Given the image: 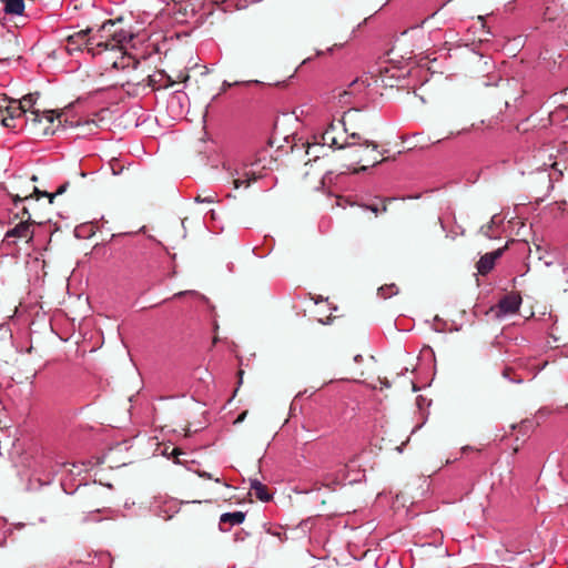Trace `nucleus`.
Masks as SVG:
<instances>
[{
  "label": "nucleus",
  "instance_id": "nucleus-1",
  "mask_svg": "<svg viewBox=\"0 0 568 568\" xmlns=\"http://www.w3.org/2000/svg\"><path fill=\"white\" fill-rule=\"evenodd\" d=\"M372 131V122L367 114L358 109H349L344 112L341 120L328 124L320 135H314V142L307 144L306 153L315 146L341 148L348 143L368 138Z\"/></svg>",
  "mask_w": 568,
  "mask_h": 568
},
{
  "label": "nucleus",
  "instance_id": "nucleus-2",
  "mask_svg": "<svg viewBox=\"0 0 568 568\" xmlns=\"http://www.w3.org/2000/svg\"><path fill=\"white\" fill-rule=\"evenodd\" d=\"M337 150L343 151L342 159L348 162V168L353 166L356 173L387 160L384 152L378 150L376 141L369 136L337 148Z\"/></svg>",
  "mask_w": 568,
  "mask_h": 568
},
{
  "label": "nucleus",
  "instance_id": "nucleus-3",
  "mask_svg": "<svg viewBox=\"0 0 568 568\" xmlns=\"http://www.w3.org/2000/svg\"><path fill=\"white\" fill-rule=\"evenodd\" d=\"M121 19L106 20L95 31L90 33L91 47L89 52L93 55L105 50L121 49L122 44L128 41L129 34L119 27Z\"/></svg>",
  "mask_w": 568,
  "mask_h": 568
},
{
  "label": "nucleus",
  "instance_id": "nucleus-4",
  "mask_svg": "<svg viewBox=\"0 0 568 568\" xmlns=\"http://www.w3.org/2000/svg\"><path fill=\"white\" fill-rule=\"evenodd\" d=\"M37 97L34 94H27L19 101L10 102L11 114L16 116V123H27L30 121L36 125L45 120L48 125L43 128V134H53L54 129H51L50 125L53 124L55 119L54 111L33 109Z\"/></svg>",
  "mask_w": 568,
  "mask_h": 568
},
{
  "label": "nucleus",
  "instance_id": "nucleus-5",
  "mask_svg": "<svg viewBox=\"0 0 568 568\" xmlns=\"http://www.w3.org/2000/svg\"><path fill=\"white\" fill-rule=\"evenodd\" d=\"M41 221L37 220H28V219H20V222L6 234V243L8 246L14 244V241H10L11 237L26 240V243H29L33 237H40V231L43 232V239L49 234L48 244H52L57 237H60L62 235V232H60L58 229L54 231L51 230V225H48L47 227L41 226Z\"/></svg>",
  "mask_w": 568,
  "mask_h": 568
},
{
  "label": "nucleus",
  "instance_id": "nucleus-6",
  "mask_svg": "<svg viewBox=\"0 0 568 568\" xmlns=\"http://www.w3.org/2000/svg\"><path fill=\"white\" fill-rule=\"evenodd\" d=\"M529 255L535 254L536 258L541 261L545 266H558L566 270L568 266V251H528Z\"/></svg>",
  "mask_w": 568,
  "mask_h": 568
},
{
  "label": "nucleus",
  "instance_id": "nucleus-7",
  "mask_svg": "<svg viewBox=\"0 0 568 568\" xmlns=\"http://www.w3.org/2000/svg\"><path fill=\"white\" fill-rule=\"evenodd\" d=\"M92 32V28H87L84 30H80L74 32L73 34L68 36L67 38V49L69 52L74 50H80L82 47H91L90 33Z\"/></svg>",
  "mask_w": 568,
  "mask_h": 568
},
{
  "label": "nucleus",
  "instance_id": "nucleus-8",
  "mask_svg": "<svg viewBox=\"0 0 568 568\" xmlns=\"http://www.w3.org/2000/svg\"><path fill=\"white\" fill-rule=\"evenodd\" d=\"M504 251H491L480 256L479 261L476 263L477 274L476 281L479 285V280L477 275H487L495 266L496 261L501 257Z\"/></svg>",
  "mask_w": 568,
  "mask_h": 568
},
{
  "label": "nucleus",
  "instance_id": "nucleus-9",
  "mask_svg": "<svg viewBox=\"0 0 568 568\" xmlns=\"http://www.w3.org/2000/svg\"><path fill=\"white\" fill-rule=\"evenodd\" d=\"M520 304H521V297L519 294H517V293L506 294L498 302V305H497L498 314H500V315L515 314L518 312Z\"/></svg>",
  "mask_w": 568,
  "mask_h": 568
},
{
  "label": "nucleus",
  "instance_id": "nucleus-10",
  "mask_svg": "<svg viewBox=\"0 0 568 568\" xmlns=\"http://www.w3.org/2000/svg\"><path fill=\"white\" fill-rule=\"evenodd\" d=\"M33 186H28L26 189H17L16 193H9L12 197L14 209H19L20 204L29 203L30 205L33 202H38L36 193H33Z\"/></svg>",
  "mask_w": 568,
  "mask_h": 568
},
{
  "label": "nucleus",
  "instance_id": "nucleus-11",
  "mask_svg": "<svg viewBox=\"0 0 568 568\" xmlns=\"http://www.w3.org/2000/svg\"><path fill=\"white\" fill-rule=\"evenodd\" d=\"M245 513L233 511L224 513L220 517L219 528L221 531H227L231 527L241 525L245 520Z\"/></svg>",
  "mask_w": 568,
  "mask_h": 568
},
{
  "label": "nucleus",
  "instance_id": "nucleus-12",
  "mask_svg": "<svg viewBox=\"0 0 568 568\" xmlns=\"http://www.w3.org/2000/svg\"><path fill=\"white\" fill-rule=\"evenodd\" d=\"M16 210V216L19 219L34 220L33 216L37 219L42 217L40 213L41 206L38 204V202H33L31 205L29 203L20 204L19 209Z\"/></svg>",
  "mask_w": 568,
  "mask_h": 568
},
{
  "label": "nucleus",
  "instance_id": "nucleus-13",
  "mask_svg": "<svg viewBox=\"0 0 568 568\" xmlns=\"http://www.w3.org/2000/svg\"><path fill=\"white\" fill-rule=\"evenodd\" d=\"M377 202L371 204H363L362 207L369 210L374 213L375 216H378L382 213H386L388 210V204L396 201V197H375Z\"/></svg>",
  "mask_w": 568,
  "mask_h": 568
},
{
  "label": "nucleus",
  "instance_id": "nucleus-14",
  "mask_svg": "<svg viewBox=\"0 0 568 568\" xmlns=\"http://www.w3.org/2000/svg\"><path fill=\"white\" fill-rule=\"evenodd\" d=\"M250 489L254 496L263 503L270 501L273 497L272 494L268 493L267 487L256 478L250 480Z\"/></svg>",
  "mask_w": 568,
  "mask_h": 568
},
{
  "label": "nucleus",
  "instance_id": "nucleus-15",
  "mask_svg": "<svg viewBox=\"0 0 568 568\" xmlns=\"http://www.w3.org/2000/svg\"><path fill=\"white\" fill-rule=\"evenodd\" d=\"M503 219L499 217L498 214L491 216L490 222L486 225H483L479 230V234L489 239L498 237V226L501 224Z\"/></svg>",
  "mask_w": 568,
  "mask_h": 568
},
{
  "label": "nucleus",
  "instance_id": "nucleus-16",
  "mask_svg": "<svg viewBox=\"0 0 568 568\" xmlns=\"http://www.w3.org/2000/svg\"><path fill=\"white\" fill-rule=\"evenodd\" d=\"M0 124L6 128L14 129L18 126L16 116L11 114L10 104L6 105V101H0Z\"/></svg>",
  "mask_w": 568,
  "mask_h": 568
},
{
  "label": "nucleus",
  "instance_id": "nucleus-17",
  "mask_svg": "<svg viewBox=\"0 0 568 568\" xmlns=\"http://www.w3.org/2000/svg\"><path fill=\"white\" fill-rule=\"evenodd\" d=\"M4 3L3 11L9 16H21L24 11L23 0H2Z\"/></svg>",
  "mask_w": 568,
  "mask_h": 568
},
{
  "label": "nucleus",
  "instance_id": "nucleus-18",
  "mask_svg": "<svg viewBox=\"0 0 568 568\" xmlns=\"http://www.w3.org/2000/svg\"><path fill=\"white\" fill-rule=\"evenodd\" d=\"M140 65V61L131 55L123 54L120 60L113 62V68L115 69H125L132 68L136 70Z\"/></svg>",
  "mask_w": 568,
  "mask_h": 568
},
{
  "label": "nucleus",
  "instance_id": "nucleus-19",
  "mask_svg": "<svg viewBox=\"0 0 568 568\" xmlns=\"http://www.w3.org/2000/svg\"><path fill=\"white\" fill-rule=\"evenodd\" d=\"M258 178L260 176L253 171L245 172L243 176L233 180V185L235 189L241 186L248 187L251 183L257 181Z\"/></svg>",
  "mask_w": 568,
  "mask_h": 568
},
{
  "label": "nucleus",
  "instance_id": "nucleus-20",
  "mask_svg": "<svg viewBox=\"0 0 568 568\" xmlns=\"http://www.w3.org/2000/svg\"><path fill=\"white\" fill-rule=\"evenodd\" d=\"M399 292L398 287L396 284L392 283V284H386V285H383L381 286L378 290H377V295L382 298H389L394 295H397Z\"/></svg>",
  "mask_w": 568,
  "mask_h": 568
},
{
  "label": "nucleus",
  "instance_id": "nucleus-21",
  "mask_svg": "<svg viewBox=\"0 0 568 568\" xmlns=\"http://www.w3.org/2000/svg\"><path fill=\"white\" fill-rule=\"evenodd\" d=\"M195 201L199 203H214L217 201V194L215 192L203 191L195 196Z\"/></svg>",
  "mask_w": 568,
  "mask_h": 568
},
{
  "label": "nucleus",
  "instance_id": "nucleus-22",
  "mask_svg": "<svg viewBox=\"0 0 568 568\" xmlns=\"http://www.w3.org/2000/svg\"><path fill=\"white\" fill-rule=\"evenodd\" d=\"M265 532L277 537L282 542L286 539L285 532L282 531V527H273L271 524L263 525Z\"/></svg>",
  "mask_w": 568,
  "mask_h": 568
},
{
  "label": "nucleus",
  "instance_id": "nucleus-23",
  "mask_svg": "<svg viewBox=\"0 0 568 568\" xmlns=\"http://www.w3.org/2000/svg\"><path fill=\"white\" fill-rule=\"evenodd\" d=\"M146 81V85L155 89V84H156V80L154 79L153 75H150L148 74L145 78H142V79H139V78H135V79H132V80H129L126 81L128 84L132 83V84H141L142 82Z\"/></svg>",
  "mask_w": 568,
  "mask_h": 568
},
{
  "label": "nucleus",
  "instance_id": "nucleus-24",
  "mask_svg": "<svg viewBox=\"0 0 568 568\" xmlns=\"http://www.w3.org/2000/svg\"><path fill=\"white\" fill-rule=\"evenodd\" d=\"M33 193H36V196H37L38 201L41 197H47L48 199V204H52L54 199H55V196H57L55 192L49 193L47 191H41L37 186H33Z\"/></svg>",
  "mask_w": 568,
  "mask_h": 568
},
{
  "label": "nucleus",
  "instance_id": "nucleus-25",
  "mask_svg": "<svg viewBox=\"0 0 568 568\" xmlns=\"http://www.w3.org/2000/svg\"><path fill=\"white\" fill-rule=\"evenodd\" d=\"M503 377L508 379L511 383L520 384L523 382V378L519 376H513L514 371L510 367H505L501 372Z\"/></svg>",
  "mask_w": 568,
  "mask_h": 568
},
{
  "label": "nucleus",
  "instance_id": "nucleus-26",
  "mask_svg": "<svg viewBox=\"0 0 568 568\" xmlns=\"http://www.w3.org/2000/svg\"><path fill=\"white\" fill-rule=\"evenodd\" d=\"M358 85H359V84H358V81H357V80H354V81L349 84L348 90H344L343 92H341V93L338 94L339 102H341V103H346L347 101H346V99H345V98H346L347 95L353 94V93H354L355 88H356V87H358Z\"/></svg>",
  "mask_w": 568,
  "mask_h": 568
},
{
  "label": "nucleus",
  "instance_id": "nucleus-27",
  "mask_svg": "<svg viewBox=\"0 0 568 568\" xmlns=\"http://www.w3.org/2000/svg\"><path fill=\"white\" fill-rule=\"evenodd\" d=\"M551 116L554 118H565L568 120V106L566 105H560L558 106L552 113H551Z\"/></svg>",
  "mask_w": 568,
  "mask_h": 568
},
{
  "label": "nucleus",
  "instance_id": "nucleus-28",
  "mask_svg": "<svg viewBox=\"0 0 568 568\" xmlns=\"http://www.w3.org/2000/svg\"><path fill=\"white\" fill-rule=\"evenodd\" d=\"M544 18L549 21H555L557 19V13L551 9L550 6H547L544 11Z\"/></svg>",
  "mask_w": 568,
  "mask_h": 568
},
{
  "label": "nucleus",
  "instance_id": "nucleus-29",
  "mask_svg": "<svg viewBox=\"0 0 568 568\" xmlns=\"http://www.w3.org/2000/svg\"><path fill=\"white\" fill-rule=\"evenodd\" d=\"M197 475L201 477V478H204V479H212L214 480L215 483L217 484H221L222 483V479L221 478H214L212 474L207 473V471H204V470H199L197 471Z\"/></svg>",
  "mask_w": 568,
  "mask_h": 568
},
{
  "label": "nucleus",
  "instance_id": "nucleus-30",
  "mask_svg": "<svg viewBox=\"0 0 568 568\" xmlns=\"http://www.w3.org/2000/svg\"><path fill=\"white\" fill-rule=\"evenodd\" d=\"M260 37L263 39V40H268L273 37V32L272 30L270 29H265L261 32Z\"/></svg>",
  "mask_w": 568,
  "mask_h": 568
},
{
  "label": "nucleus",
  "instance_id": "nucleus-31",
  "mask_svg": "<svg viewBox=\"0 0 568 568\" xmlns=\"http://www.w3.org/2000/svg\"><path fill=\"white\" fill-rule=\"evenodd\" d=\"M68 186H69L68 182L63 183L62 185H60L58 187V190L55 191L57 196L60 195V194H63L67 191Z\"/></svg>",
  "mask_w": 568,
  "mask_h": 568
},
{
  "label": "nucleus",
  "instance_id": "nucleus-32",
  "mask_svg": "<svg viewBox=\"0 0 568 568\" xmlns=\"http://www.w3.org/2000/svg\"><path fill=\"white\" fill-rule=\"evenodd\" d=\"M510 243L514 244L515 240H511ZM508 245H509V242L507 241L505 244H500L496 248H498V250L508 248Z\"/></svg>",
  "mask_w": 568,
  "mask_h": 568
},
{
  "label": "nucleus",
  "instance_id": "nucleus-33",
  "mask_svg": "<svg viewBox=\"0 0 568 568\" xmlns=\"http://www.w3.org/2000/svg\"><path fill=\"white\" fill-rule=\"evenodd\" d=\"M435 223H436V224H439L440 226H443V222H442L440 216H436V219H435Z\"/></svg>",
  "mask_w": 568,
  "mask_h": 568
},
{
  "label": "nucleus",
  "instance_id": "nucleus-34",
  "mask_svg": "<svg viewBox=\"0 0 568 568\" xmlns=\"http://www.w3.org/2000/svg\"><path fill=\"white\" fill-rule=\"evenodd\" d=\"M453 0H446L442 3L438 10L443 9L447 3L452 2Z\"/></svg>",
  "mask_w": 568,
  "mask_h": 568
},
{
  "label": "nucleus",
  "instance_id": "nucleus-35",
  "mask_svg": "<svg viewBox=\"0 0 568 568\" xmlns=\"http://www.w3.org/2000/svg\"><path fill=\"white\" fill-rule=\"evenodd\" d=\"M235 539H236V540H240V539H241V540H243V538H241L240 532H236V534H235Z\"/></svg>",
  "mask_w": 568,
  "mask_h": 568
},
{
  "label": "nucleus",
  "instance_id": "nucleus-36",
  "mask_svg": "<svg viewBox=\"0 0 568 568\" xmlns=\"http://www.w3.org/2000/svg\"><path fill=\"white\" fill-rule=\"evenodd\" d=\"M354 359H355V362H359L362 359V356L361 355H356Z\"/></svg>",
  "mask_w": 568,
  "mask_h": 568
},
{
  "label": "nucleus",
  "instance_id": "nucleus-37",
  "mask_svg": "<svg viewBox=\"0 0 568 568\" xmlns=\"http://www.w3.org/2000/svg\"><path fill=\"white\" fill-rule=\"evenodd\" d=\"M439 10L435 11L434 13H432L429 17H426L425 20H429V18L434 17Z\"/></svg>",
  "mask_w": 568,
  "mask_h": 568
},
{
  "label": "nucleus",
  "instance_id": "nucleus-38",
  "mask_svg": "<svg viewBox=\"0 0 568 568\" xmlns=\"http://www.w3.org/2000/svg\"><path fill=\"white\" fill-rule=\"evenodd\" d=\"M384 386H385V387H389V386H390L389 382H388V381H385V382H384Z\"/></svg>",
  "mask_w": 568,
  "mask_h": 568
},
{
  "label": "nucleus",
  "instance_id": "nucleus-39",
  "mask_svg": "<svg viewBox=\"0 0 568 568\" xmlns=\"http://www.w3.org/2000/svg\"><path fill=\"white\" fill-rule=\"evenodd\" d=\"M230 85H231L230 83L224 82V84H223V89L225 90V89H226V88H229Z\"/></svg>",
  "mask_w": 568,
  "mask_h": 568
},
{
  "label": "nucleus",
  "instance_id": "nucleus-40",
  "mask_svg": "<svg viewBox=\"0 0 568 568\" xmlns=\"http://www.w3.org/2000/svg\"><path fill=\"white\" fill-rule=\"evenodd\" d=\"M38 180L37 175H32L31 181L36 182Z\"/></svg>",
  "mask_w": 568,
  "mask_h": 568
}]
</instances>
